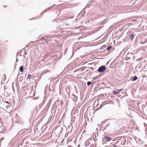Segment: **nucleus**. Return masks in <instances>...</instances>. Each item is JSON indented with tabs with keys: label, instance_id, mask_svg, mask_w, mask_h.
Masks as SVG:
<instances>
[{
	"label": "nucleus",
	"instance_id": "obj_1",
	"mask_svg": "<svg viewBox=\"0 0 147 147\" xmlns=\"http://www.w3.org/2000/svg\"><path fill=\"white\" fill-rule=\"evenodd\" d=\"M107 68L105 65L100 66L98 69V71L100 73H103L105 71Z\"/></svg>",
	"mask_w": 147,
	"mask_h": 147
},
{
	"label": "nucleus",
	"instance_id": "obj_2",
	"mask_svg": "<svg viewBox=\"0 0 147 147\" xmlns=\"http://www.w3.org/2000/svg\"><path fill=\"white\" fill-rule=\"evenodd\" d=\"M122 90H118L116 89L115 90H113V93L114 95L120 92Z\"/></svg>",
	"mask_w": 147,
	"mask_h": 147
},
{
	"label": "nucleus",
	"instance_id": "obj_3",
	"mask_svg": "<svg viewBox=\"0 0 147 147\" xmlns=\"http://www.w3.org/2000/svg\"><path fill=\"white\" fill-rule=\"evenodd\" d=\"M104 138L105 139H102V142L104 143V141H105V140L106 139L108 142H109L111 140V137L108 136H105Z\"/></svg>",
	"mask_w": 147,
	"mask_h": 147
},
{
	"label": "nucleus",
	"instance_id": "obj_4",
	"mask_svg": "<svg viewBox=\"0 0 147 147\" xmlns=\"http://www.w3.org/2000/svg\"><path fill=\"white\" fill-rule=\"evenodd\" d=\"M121 144L122 145V144L123 145H125V144L126 142V140L124 138H121Z\"/></svg>",
	"mask_w": 147,
	"mask_h": 147
},
{
	"label": "nucleus",
	"instance_id": "obj_5",
	"mask_svg": "<svg viewBox=\"0 0 147 147\" xmlns=\"http://www.w3.org/2000/svg\"><path fill=\"white\" fill-rule=\"evenodd\" d=\"M38 39L37 40V42L39 41H42L43 40H44L46 42V44L47 43V41L44 38H38Z\"/></svg>",
	"mask_w": 147,
	"mask_h": 147
},
{
	"label": "nucleus",
	"instance_id": "obj_6",
	"mask_svg": "<svg viewBox=\"0 0 147 147\" xmlns=\"http://www.w3.org/2000/svg\"><path fill=\"white\" fill-rule=\"evenodd\" d=\"M73 95V97H74L73 100L74 101L76 102L77 99L78 97L74 95V94Z\"/></svg>",
	"mask_w": 147,
	"mask_h": 147
},
{
	"label": "nucleus",
	"instance_id": "obj_7",
	"mask_svg": "<svg viewBox=\"0 0 147 147\" xmlns=\"http://www.w3.org/2000/svg\"><path fill=\"white\" fill-rule=\"evenodd\" d=\"M129 37V39H131V40H132L133 39L134 37V35L132 34H129L128 36Z\"/></svg>",
	"mask_w": 147,
	"mask_h": 147
},
{
	"label": "nucleus",
	"instance_id": "obj_8",
	"mask_svg": "<svg viewBox=\"0 0 147 147\" xmlns=\"http://www.w3.org/2000/svg\"><path fill=\"white\" fill-rule=\"evenodd\" d=\"M20 71L22 72L23 71V66H21L19 68Z\"/></svg>",
	"mask_w": 147,
	"mask_h": 147
},
{
	"label": "nucleus",
	"instance_id": "obj_9",
	"mask_svg": "<svg viewBox=\"0 0 147 147\" xmlns=\"http://www.w3.org/2000/svg\"><path fill=\"white\" fill-rule=\"evenodd\" d=\"M137 78H138L137 76H135L133 77V78L132 80V81H136V80H137Z\"/></svg>",
	"mask_w": 147,
	"mask_h": 147
},
{
	"label": "nucleus",
	"instance_id": "obj_10",
	"mask_svg": "<svg viewBox=\"0 0 147 147\" xmlns=\"http://www.w3.org/2000/svg\"><path fill=\"white\" fill-rule=\"evenodd\" d=\"M112 48V47L111 46H109L107 48V51H109Z\"/></svg>",
	"mask_w": 147,
	"mask_h": 147
},
{
	"label": "nucleus",
	"instance_id": "obj_11",
	"mask_svg": "<svg viewBox=\"0 0 147 147\" xmlns=\"http://www.w3.org/2000/svg\"><path fill=\"white\" fill-rule=\"evenodd\" d=\"M32 75H31L30 74H29L28 76V77L27 79V80H28V79L30 80L31 78H31L32 77Z\"/></svg>",
	"mask_w": 147,
	"mask_h": 147
},
{
	"label": "nucleus",
	"instance_id": "obj_12",
	"mask_svg": "<svg viewBox=\"0 0 147 147\" xmlns=\"http://www.w3.org/2000/svg\"><path fill=\"white\" fill-rule=\"evenodd\" d=\"M92 83V82L90 81L88 82H87V85L88 86H90L91 84Z\"/></svg>",
	"mask_w": 147,
	"mask_h": 147
},
{
	"label": "nucleus",
	"instance_id": "obj_13",
	"mask_svg": "<svg viewBox=\"0 0 147 147\" xmlns=\"http://www.w3.org/2000/svg\"><path fill=\"white\" fill-rule=\"evenodd\" d=\"M42 145L41 143L37 142V147H40V146Z\"/></svg>",
	"mask_w": 147,
	"mask_h": 147
},
{
	"label": "nucleus",
	"instance_id": "obj_14",
	"mask_svg": "<svg viewBox=\"0 0 147 147\" xmlns=\"http://www.w3.org/2000/svg\"><path fill=\"white\" fill-rule=\"evenodd\" d=\"M43 104L42 103H40L39 105V108H40L42 106Z\"/></svg>",
	"mask_w": 147,
	"mask_h": 147
},
{
	"label": "nucleus",
	"instance_id": "obj_15",
	"mask_svg": "<svg viewBox=\"0 0 147 147\" xmlns=\"http://www.w3.org/2000/svg\"><path fill=\"white\" fill-rule=\"evenodd\" d=\"M109 125V124H108L107 126V125H106L105 127L104 128H103V131L104 130V129H106V128H107V127Z\"/></svg>",
	"mask_w": 147,
	"mask_h": 147
},
{
	"label": "nucleus",
	"instance_id": "obj_16",
	"mask_svg": "<svg viewBox=\"0 0 147 147\" xmlns=\"http://www.w3.org/2000/svg\"><path fill=\"white\" fill-rule=\"evenodd\" d=\"M43 117L41 118V119H40V121L39 122V123H40V121H42V118H43Z\"/></svg>",
	"mask_w": 147,
	"mask_h": 147
},
{
	"label": "nucleus",
	"instance_id": "obj_17",
	"mask_svg": "<svg viewBox=\"0 0 147 147\" xmlns=\"http://www.w3.org/2000/svg\"><path fill=\"white\" fill-rule=\"evenodd\" d=\"M86 143H87L88 145H89L90 143V142H86Z\"/></svg>",
	"mask_w": 147,
	"mask_h": 147
},
{
	"label": "nucleus",
	"instance_id": "obj_18",
	"mask_svg": "<svg viewBox=\"0 0 147 147\" xmlns=\"http://www.w3.org/2000/svg\"><path fill=\"white\" fill-rule=\"evenodd\" d=\"M36 97H35V98H32V100H34V99H36Z\"/></svg>",
	"mask_w": 147,
	"mask_h": 147
},
{
	"label": "nucleus",
	"instance_id": "obj_19",
	"mask_svg": "<svg viewBox=\"0 0 147 147\" xmlns=\"http://www.w3.org/2000/svg\"><path fill=\"white\" fill-rule=\"evenodd\" d=\"M42 101H43L42 100H42H41V101H40V102H39V103H40V102H42Z\"/></svg>",
	"mask_w": 147,
	"mask_h": 147
},
{
	"label": "nucleus",
	"instance_id": "obj_20",
	"mask_svg": "<svg viewBox=\"0 0 147 147\" xmlns=\"http://www.w3.org/2000/svg\"><path fill=\"white\" fill-rule=\"evenodd\" d=\"M73 18V17H70L69 18V19H71V18Z\"/></svg>",
	"mask_w": 147,
	"mask_h": 147
},
{
	"label": "nucleus",
	"instance_id": "obj_21",
	"mask_svg": "<svg viewBox=\"0 0 147 147\" xmlns=\"http://www.w3.org/2000/svg\"><path fill=\"white\" fill-rule=\"evenodd\" d=\"M65 24L66 25V26H67V25H69V24Z\"/></svg>",
	"mask_w": 147,
	"mask_h": 147
},
{
	"label": "nucleus",
	"instance_id": "obj_22",
	"mask_svg": "<svg viewBox=\"0 0 147 147\" xmlns=\"http://www.w3.org/2000/svg\"><path fill=\"white\" fill-rule=\"evenodd\" d=\"M39 116L38 117H39ZM39 118H37V120H38V119Z\"/></svg>",
	"mask_w": 147,
	"mask_h": 147
},
{
	"label": "nucleus",
	"instance_id": "obj_23",
	"mask_svg": "<svg viewBox=\"0 0 147 147\" xmlns=\"http://www.w3.org/2000/svg\"><path fill=\"white\" fill-rule=\"evenodd\" d=\"M114 147H118L117 146H115Z\"/></svg>",
	"mask_w": 147,
	"mask_h": 147
},
{
	"label": "nucleus",
	"instance_id": "obj_24",
	"mask_svg": "<svg viewBox=\"0 0 147 147\" xmlns=\"http://www.w3.org/2000/svg\"><path fill=\"white\" fill-rule=\"evenodd\" d=\"M71 98H72V99H73V98H74V97H73V96L71 97Z\"/></svg>",
	"mask_w": 147,
	"mask_h": 147
},
{
	"label": "nucleus",
	"instance_id": "obj_25",
	"mask_svg": "<svg viewBox=\"0 0 147 147\" xmlns=\"http://www.w3.org/2000/svg\"><path fill=\"white\" fill-rule=\"evenodd\" d=\"M35 94V93L34 92V95H33V96H34V94Z\"/></svg>",
	"mask_w": 147,
	"mask_h": 147
},
{
	"label": "nucleus",
	"instance_id": "obj_26",
	"mask_svg": "<svg viewBox=\"0 0 147 147\" xmlns=\"http://www.w3.org/2000/svg\"><path fill=\"white\" fill-rule=\"evenodd\" d=\"M87 7H88V5H86L85 8H86Z\"/></svg>",
	"mask_w": 147,
	"mask_h": 147
},
{
	"label": "nucleus",
	"instance_id": "obj_27",
	"mask_svg": "<svg viewBox=\"0 0 147 147\" xmlns=\"http://www.w3.org/2000/svg\"><path fill=\"white\" fill-rule=\"evenodd\" d=\"M85 13V12H84V13H83V15H84V14Z\"/></svg>",
	"mask_w": 147,
	"mask_h": 147
},
{
	"label": "nucleus",
	"instance_id": "obj_28",
	"mask_svg": "<svg viewBox=\"0 0 147 147\" xmlns=\"http://www.w3.org/2000/svg\"><path fill=\"white\" fill-rule=\"evenodd\" d=\"M119 142V141H118V142H116V143H118Z\"/></svg>",
	"mask_w": 147,
	"mask_h": 147
},
{
	"label": "nucleus",
	"instance_id": "obj_29",
	"mask_svg": "<svg viewBox=\"0 0 147 147\" xmlns=\"http://www.w3.org/2000/svg\"><path fill=\"white\" fill-rule=\"evenodd\" d=\"M24 55V57H25V56H24V55Z\"/></svg>",
	"mask_w": 147,
	"mask_h": 147
},
{
	"label": "nucleus",
	"instance_id": "obj_30",
	"mask_svg": "<svg viewBox=\"0 0 147 147\" xmlns=\"http://www.w3.org/2000/svg\"><path fill=\"white\" fill-rule=\"evenodd\" d=\"M106 143V142H104V143Z\"/></svg>",
	"mask_w": 147,
	"mask_h": 147
}]
</instances>
